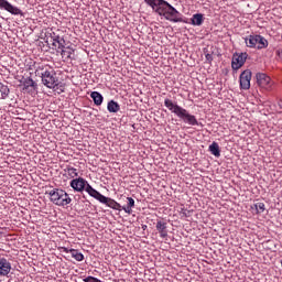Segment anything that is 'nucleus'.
Segmentation results:
<instances>
[{"instance_id": "obj_1", "label": "nucleus", "mask_w": 282, "mask_h": 282, "mask_svg": "<svg viewBox=\"0 0 282 282\" xmlns=\"http://www.w3.org/2000/svg\"><path fill=\"white\" fill-rule=\"evenodd\" d=\"M151 8L159 14V17H164L166 21H171L172 23H184V15H182V13L166 0H154Z\"/></svg>"}, {"instance_id": "obj_2", "label": "nucleus", "mask_w": 282, "mask_h": 282, "mask_svg": "<svg viewBox=\"0 0 282 282\" xmlns=\"http://www.w3.org/2000/svg\"><path fill=\"white\" fill-rule=\"evenodd\" d=\"M164 106L166 107V109H169V111H171V113H174L175 116H177V118L183 120V122H186V124H191L192 127H197V124H199L197 118L194 115L188 113V110L173 102V100L165 98Z\"/></svg>"}, {"instance_id": "obj_3", "label": "nucleus", "mask_w": 282, "mask_h": 282, "mask_svg": "<svg viewBox=\"0 0 282 282\" xmlns=\"http://www.w3.org/2000/svg\"><path fill=\"white\" fill-rule=\"evenodd\" d=\"M35 74L41 76L42 84L48 89H55V87H58V77H56V72L54 68L50 67V65H39Z\"/></svg>"}, {"instance_id": "obj_4", "label": "nucleus", "mask_w": 282, "mask_h": 282, "mask_svg": "<svg viewBox=\"0 0 282 282\" xmlns=\"http://www.w3.org/2000/svg\"><path fill=\"white\" fill-rule=\"evenodd\" d=\"M50 200L52 204H55V206H68V204H72V197H69V194L61 188H54L48 192Z\"/></svg>"}, {"instance_id": "obj_5", "label": "nucleus", "mask_w": 282, "mask_h": 282, "mask_svg": "<svg viewBox=\"0 0 282 282\" xmlns=\"http://www.w3.org/2000/svg\"><path fill=\"white\" fill-rule=\"evenodd\" d=\"M245 43L247 47H251L253 50H265V47H268L267 39L259 34L249 35L245 39Z\"/></svg>"}, {"instance_id": "obj_6", "label": "nucleus", "mask_w": 282, "mask_h": 282, "mask_svg": "<svg viewBox=\"0 0 282 282\" xmlns=\"http://www.w3.org/2000/svg\"><path fill=\"white\" fill-rule=\"evenodd\" d=\"M256 78L259 87H262V89H272V78L265 73H258Z\"/></svg>"}, {"instance_id": "obj_7", "label": "nucleus", "mask_w": 282, "mask_h": 282, "mask_svg": "<svg viewBox=\"0 0 282 282\" xmlns=\"http://www.w3.org/2000/svg\"><path fill=\"white\" fill-rule=\"evenodd\" d=\"M87 185H89V183L83 177L73 178L70 181V187L76 191V193H83V191H86Z\"/></svg>"}, {"instance_id": "obj_8", "label": "nucleus", "mask_w": 282, "mask_h": 282, "mask_svg": "<svg viewBox=\"0 0 282 282\" xmlns=\"http://www.w3.org/2000/svg\"><path fill=\"white\" fill-rule=\"evenodd\" d=\"M0 10H6L7 12H10V14H23V11L19 9L18 7L12 6L8 0H0Z\"/></svg>"}, {"instance_id": "obj_9", "label": "nucleus", "mask_w": 282, "mask_h": 282, "mask_svg": "<svg viewBox=\"0 0 282 282\" xmlns=\"http://www.w3.org/2000/svg\"><path fill=\"white\" fill-rule=\"evenodd\" d=\"M246 58H248V54H235L231 62L232 69H241L246 63Z\"/></svg>"}, {"instance_id": "obj_10", "label": "nucleus", "mask_w": 282, "mask_h": 282, "mask_svg": "<svg viewBox=\"0 0 282 282\" xmlns=\"http://www.w3.org/2000/svg\"><path fill=\"white\" fill-rule=\"evenodd\" d=\"M250 80H252V72L245 70L240 74V89H250Z\"/></svg>"}, {"instance_id": "obj_11", "label": "nucleus", "mask_w": 282, "mask_h": 282, "mask_svg": "<svg viewBox=\"0 0 282 282\" xmlns=\"http://www.w3.org/2000/svg\"><path fill=\"white\" fill-rule=\"evenodd\" d=\"M12 272V263L4 257H0V276H8Z\"/></svg>"}, {"instance_id": "obj_12", "label": "nucleus", "mask_w": 282, "mask_h": 282, "mask_svg": "<svg viewBox=\"0 0 282 282\" xmlns=\"http://www.w3.org/2000/svg\"><path fill=\"white\" fill-rule=\"evenodd\" d=\"M86 193H88V195H90V197H94V199H97V202H100V204H102V202H105L106 196L100 194V192L96 191L91 185H87L86 187Z\"/></svg>"}, {"instance_id": "obj_13", "label": "nucleus", "mask_w": 282, "mask_h": 282, "mask_svg": "<svg viewBox=\"0 0 282 282\" xmlns=\"http://www.w3.org/2000/svg\"><path fill=\"white\" fill-rule=\"evenodd\" d=\"M156 230L161 237V239H166L169 237V231L166 230V223L162 220H158Z\"/></svg>"}, {"instance_id": "obj_14", "label": "nucleus", "mask_w": 282, "mask_h": 282, "mask_svg": "<svg viewBox=\"0 0 282 282\" xmlns=\"http://www.w3.org/2000/svg\"><path fill=\"white\" fill-rule=\"evenodd\" d=\"M51 39L53 41L54 47H56V44L58 45V50H63L65 47V39L61 37V35L53 33L51 34Z\"/></svg>"}, {"instance_id": "obj_15", "label": "nucleus", "mask_w": 282, "mask_h": 282, "mask_svg": "<svg viewBox=\"0 0 282 282\" xmlns=\"http://www.w3.org/2000/svg\"><path fill=\"white\" fill-rule=\"evenodd\" d=\"M101 204H106V206H108V208H112V210H122V205H120V203H118L107 196H106L105 202H101Z\"/></svg>"}, {"instance_id": "obj_16", "label": "nucleus", "mask_w": 282, "mask_h": 282, "mask_svg": "<svg viewBox=\"0 0 282 282\" xmlns=\"http://www.w3.org/2000/svg\"><path fill=\"white\" fill-rule=\"evenodd\" d=\"M127 206H121V210H124L127 215H131L133 213V208H135V200L133 199V197H127Z\"/></svg>"}, {"instance_id": "obj_17", "label": "nucleus", "mask_w": 282, "mask_h": 282, "mask_svg": "<svg viewBox=\"0 0 282 282\" xmlns=\"http://www.w3.org/2000/svg\"><path fill=\"white\" fill-rule=\"evenodd\" d=\"M64 252H69V254L73 257V259H75V261H84L85 260V256L76 249L64 248Z\"/></svg>"}, {"instance_id": "obj_18", "label": "nucleus", "mask_w": 282, "mask_h": 282, "mask_svg": "<svg viewBox=\"0 0 282 282\" xmlns=\"http://www.w3.org/2000/svg\"><path fill=\"white\" fill-rule=\"evenodd\" d=\"M107 109L109 113H118V111H120V104H118V101L110 100L108 102Z\"/></svg>"}, {"instance_id": "obj_19", "label": "nucleus", "mask_w": 282, "mask_h": 282, "mask_svg": "<svg viewBox=\"0 0 282 282\" xmlns=\"http://www.w3.org/2000/svg\"><path fill=\"white\" fill-rule=\"evenodd\" d=\"M90 98H93V100L97 107H100V105H102V100H105L102 95L98 91H93L90 94Z\"/></svg>"}, {"instance_id": "obj_20", "label": "nucleus", "mask_w": 282, "mask_h": 282, "mask_svg": "<svg viewBox=\"0 0 282 282\" xmlns=\"http://www.w3.org/2000/svg\"><path fill=\"white\" fill-rule=\"evenodd\" d=\"M209 152L212 153V155H215V158H219L221 155V150H219V143L214 141L209 145Z\"/></svg>"}, {"instance_id": "obj_21", "label": "nucleus", "mask_w": 282, "mask_h": 282, "mask_svg": "<svg viewBox=\"0 0 282 282\" xmlns=\"http://www.w3.org/2000/svg\"><path fill=\"white\" fill-rule=\"evenodd\" d=\"M64 172L66 173V175H68V177H70V180L78 177V169L72 167L70 165L66 166Z\"/></svg>"}, {"instance_id": "obj_22", "label": "nucleus", "mask_w": 282, "mask_h": 282, "mask_svg": "<svg viewBox=\"0 0 282 282\" xmlns=\"http://www.w3.org/2000/svg\"><path fill=\"white\" fill-rule=\"evenodd\" d=\"M191 21H192V25L199 26V25H202L204 23V14H202V13L194 14L192 17Z\"/></svg>"}, {"instance_id": "obj_23", "label": "nucleus", "mask_w": 282, "mask_h": 282, "mask_svg": "<svg viewBox=\"0 0 282 282\" xmlns=\"http://www.w3.org/2000/svg\"><path fill=\"white\" fill-rule=\"evenodd\" d=\"M0 94H1V99L6 100L10 96V88L8 85L0 83Z\"/></svg>"}, {"instance_id": "obj_24", "label": "nucleus", "mask_w": 282, "mask_h": 282, "mask_svg": "<svg viewBox=\"0 0 282 282\" xmlns=\"http://www.w3.org/2000/svg\"><path fill=\"white\" fill-rule=\"evenodd\" d=\"M23 87L24 89H30V87H32L33 89H36V82H34L32 77H28L23 82Z\"/></svg>"}, {"instance_id": "obj_25", "label": "nucleus", "mask_w": 282, "mask_h": 282, "mask_svg": "<svg viewBox=\"0 0 282 282\" xmlns=\"http://www.w3.org/2000/svg\"><path fill=\"white\" fill-rule=\"evenodd\" d=\"M254 208L258 214L264 213L265 212V204L264 203H256Z\"/></svg>"}, {"instance_id": "obj_26", "label": "nucleus", "mask_w": 282, "mask_h": 282, "mask_svg": "<svg viewBox=\"0 0 282 282\" xmlns=\"http://www.w3.org/2000/svg\"><path fill=\"white\" fill-rule=\"evenodd\" d=\"M100 280L98 278H94L91 275L84 279V282H99Z\"/></svg>"}, {"instance_id": "obj_27", "label": "nucleus", "mask_w": 282, "mask_h": 282, "mask_svg": "<svg viewBox=\"0 0 282 282\" xmlns=\"http://www.w3.org/2000/svg\"><path fill=\"white\" fill-rule=\"evenodd\" d=\"M205 58H206L207 63H213V54L206 53Z\"/></svg>"}, {"instance_id": "obj_28", "label": "nucleus", "mask_w": 282, "mask_h": 282, "mask_svg": "<svg viewBox=\"0 0 282 282\" xmlns=\"http://www.w3.org/2000/svg\"><path fill=\"white\" fill-rule=\"evenodd\" d=\"M62 56H67V58H72V52L62 50Z\"/></svg>"}, {"instance_id": "obj_29", "label": "nucleus", "mask_w": 282, "mask_h": 282, "mask_svg": "<svg viewBox=\"0 0 282 282\" xmlns=\"http://www.w3.org/2000/svg\"><path fill=\"white\" fill-rule=\"evenodd\" d=\"M144 2L147 3V6H149L150 8H152L153 4L155 3V0H144Z\"/></svg>"}, {"instance_id": "obj_30", "label": "nucleus", "mask_w": 282, "mask_h": 282, "mask_svg": "<svg viewBox=\"0 0 282 282\" xmlns=\"http://www.w3.org/2000/svg\"><path fill=\"white\" fill-rule=\"evenodd\" d=\"M279 107L280 109H282V101H279Z\"/></svg>"}, {"instance_id": "obj_31", "label": "nucleus", "mask_w": 282, "mask_h": 282, "mask_svg": "<svg viewBox=\"0 0 282 282\" xmlns=\"http://www.w3.org/2000/svg\"><path fill=\"white\" fill-rule=\"evenodd\" d=\"M280 263H281V267H282V260H281V262H280Z\"/></svg>"}]
</instances>
